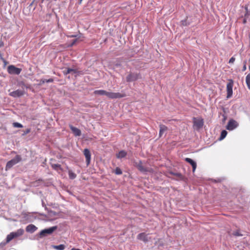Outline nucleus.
Masks as SVG:
<instances>
[{
    "label": "nucleus",
    "mask_w": 250,
    "mask_h": 250,
    "mask_svg": "<svg viewBox=\"0 0 250 250\" xmlns=\"http://www.w3.org/2000/svg\"><path fill=\"white\" fill-rule=\"evenodd\" d=\"M22 160L21 155H17L13 159L8 161L5 167V170H8L10 169L13 166L16 165Z\"/></svg>",
    "instance_id": "1"
},
{
    "label": "nucleus",
    "mask_w": 250,
    "mask_h": 250,
    "mask_svg": "<svg viewBox=\"0 0 250 250\" xmlns=\"http://www.w3.org/2000/svg\"><path fill=\"white\" fill-rule=\"evenodd\" d=\"M193 127L197 130L201 128L204 125V120L201 117L193 118Z\"/></svg>",
    "instance_id": "2"
},
{
    "label": "nucleus",
    "mask_w": 250,
    "mask_h": 250,
    "mask_svg": "<svg viewBox=\"0 0 250 250\" xmlns=\"http://www.w3.org/2000/svg\"><path fill=\"white\" fill-rule=\"evenodd\" d=\"M136 167H137L139 171L143 173H151L153 172V169L152 168L145 167L143 165V163L141 161H139L138 163H136Z\"/></svg>",
    "instance_id": "3"
},
{
    "label": "nucleus",
    "mask_w": 250,
    "mask_h": 250,
    "mask_svg": "<svg viewBox=\"0 0 250 250\" xmlns=\"http://www.w3.org/2000/svg\"><path fill=\"white\" fill-rule=\"evenodd\" d=\"M125 94L124 93H121L119 92L115 93V92H107V97L110 99H119L121 98L125 97Z\"/></svg>",
    "instance_id": "4"
},
{
    "label": "nucleus",
    "mask_w": 250,
    "mask_h": 250,
    "mask_svg": "<svg viewBox=\"0 0 250 250\" xmlns=\"http://www.w3.org/2000/svg\"><path fill=\"white\" fill-rule=\"evenodd\" d=\"M7 71L10 74L19 75L21 71V69L17 68L14 65H11L8 66Z\"/></svg>",
    "instance_id": "5"
},
{
    "label": "nucleus",
    "mask_w": 250,
    "mask_h": 250,
    "mask_svg": "<svg viewBox=\"0 0 250 250\" xmlns=\"http://www.w3.org/2000/svg\"><path fill=\"white\" fill-rule=\"evenodd\" d=\"M233 86V82L232 80H229V82L227 83V98L228 99L230 98L232 95Z\"/></svg>",
    "instance_id": "6"
},
{
    "label": "nucleus",
    "mask_w": 250,
    "mask_h": 250,
    "mask_svg": "<svg viewBox=\"0 0 250 250\" xmlns=\"http://www.w3.org/2000/svg\"><path fill=\"white\" fill-rule=\"evenodd\" d=\"M57 229V226H53L52 227L42 230L40 232L41 236H44L47 234H52Z\"/></svg>",
    "instance_id": "7"
},
{
    "label": "nucleus",
    "mask_w": 250,
    "mask_h": 250,
    "mask_svg": "<svg viewBox=\"0 0 250 250\" xmlns=\"http://www.w3.org/2000/svg\"><path fill=\"white\" fill-rule=\"evenodd\" d=\"M238 125V124L236 121L233 119L230 120L226 126V128L229 130H232L236 128Z\"/></svg>",
    "instance_id": "8"
},
{
    "label": "nucleus",
    "mask_w": 250,
    "mask_h": 250,
    "mask_svg": "<svg viewBox=\"0 0 250 250\" xmlns=\"http://www.w3.org/2000/svg\"><path fill=\"white\" fill-rule=\"evenodd\" d=\"M140 78V74L138 73H129L126 77V81L127 82H131L136 81Z\"/></svg>",
    "instance_id": "9"
},
{
    "label": "nucleus",
    "mask_w": 250,
    "mask_h": 250,
    "mask_svg": "<svg viewBox=\"0 0 250 250\" xmlns=\"http://www.w3.org/2000/svg\"><path fill=\"white\" fill-rule=\"evenodd\" d=\"M24 94V91L22 90L18 89L10 93L9 95L13 97H19Z\"/></svg>",
    "instance_id": "10"
},
{
    "label": "nucleus",
    "mask_w": 250,
    "mask_h": 250,
    "mask_svg": "<svg viewBox=\"0 0 250 250\" xmlns=\"http://www.w3.org/2000/svg\"><path fill=\"white\" fill-rule=\"evenodd\" d=\"M83 154L85 157L87 165H89L91 160V153L89 150L85 148L83 150Z\"/></svg>",
    "instance_id": "11"
},
{
    "label": "nucleus",
    "mask_w": 250,
    "mask_h": 250,
    "mask_svg": "<svg viewBox=\"0 0 250 250\" xmlns=\"http://www.w3.org/2000/svg\"><path fill=\"white\" fill-rule=\"evenodd\" d=\"M148 234L145 233V232H142L139 233L137 235V239L143 241L144 242H147L149 241V239H148Z\"/></svg>",
    "instance_id": "12"
},
{
    "label": "nucleus",
    "mask_w": 250,
    "mask_h": 250,
    "mask_svg": "<svg viewBox=\"0 0 250 250\" xmlns=\"http://www.w3.org/2000/svg\"><path fill=\"white\" fill-rule=\"evenodd\" d=\"M69 127L75 136H80L81 135V131L79 128H77L72 125H69Z\"/></svg>",
    "instance_id": "13"
},
{
    "label": "nucleus",
    "mask_w": 250,
    "mask_h": 250,
    "mask_svg": "<svg viewBox=\"0 0 250 250\" xmlns=\"http://www.w3.org/2000/svg\"><path fill=\"white\" fill-rule=\"evenodd\" d=\"M185 161L189 163L191 166H192V171L194 172L196 169V166H197V165H196V163L195 162H194L193 160H192L190 158H186L185 159Z\"/></svg>",
    "instance_id": "14"
},
{
    "label": "nucleus",
    "mask_w": 250,
    "mask_h": 250,
    "mask_svg": "<svg viewBox=\"0 0 250 250\" xmlns=\"http://www.w3.org/2000/svg\"><path fill=\"white\" fill-rule=\"evenodd\" d=\"M37 229V228L34 225L30 224L28 225L26 228V231L29 232H34Z\"/></svg>",
    "instance_id": "15"
},
{
    "label": "nucleus",
    "mask_w": 250,
    "mask_h": 250,
    "mask_svg": "<svg viewBox=\"0 0 250 250\" xmlns=\"http://www.w3.org/2000/svg\"><path fill=\"white\" fill-rule=\"evenodd\" d=\"M160 127V131H159V137H161L164 132L167 130V127L166 125H159Z\"/></svg>",
    "instance_id": "16"
},
{
    "label": "nucleus",
    "mask_w": 250,
    "mask_h": 250,
    "mask_svg": "<svg viewBox=\"0 0 250 250\" xmlns=\"http://www.w3.org/2000/svg\"><path fill=\"white\" fill-rule=\"evenodd\" d=\"M15 238H17L21 236L24 233V230L20 229H18L16 232H13Z\"/></svg>",
    "instance_id": "17"
},
{
    "label": "nucleus",
    "mask_w": 250,
    "mask_h": 250,
    "mask_svg": "<svg viewBox=\"0 0 250 250\" xmlns=\"http://www.w3.org/2000/svg\"><path fill=\"white\" fill-rule=\"evenodd\" d=\"M127 155V153L125 150H121L116 154V157L118 158L121 159L125 157Z\"/></svg>",
    "instance_id": "18"
},
{
    "label": "nucleus",
    "mask_w": 250,
    "mask_h": 250,
    "mask_svg": "<svg viewBox=\"0 0 250 250\" xmlns=\"http://www.w3.org/2000/svg\"><path fill=\"white\" fill-rule=\"evenodd\" d=\"M95 94L101 95H106L107 96V91L104 90H95L94 92Z\"/></svg>",
    "instance_id": "19"
},
{
    "label": "nucleus",
    "mask_w": 250,
    "mask_h": 250,
    "mask_svg": "<svg viewBox=\"0 0 250 250\" xmlns=\"http://www.w3.org/2000/svg\"><path fill=\"white\" fill-rule=\"evenodd\" d=\"M76 70L75 69L67 68L65 70L63 71L64 75H66L71 72L76 73Z\"/></svg>",
    "instance_id": "20"
},
{
    "label": "nucleus",
    "mask_w": 250,
    "mask_h": 250,
    "mask_svg": "<svg viewBox=\"0 0 250 250\" xmlns=\"http://www.w3.org/2000/svg\"><path fill=\"white\" fill-rule=\"evenodd\" d=\"M51 167L54 169H55L57 171H58L59 170H62L61 166L59 164H51Z\"/></svg>",
    "instance_id": "21"
},
{
    "label": "nucleus",
    "mask_w": 250,
    "mask_h": 250,
    "mask_svg": "<svg viewBox=\"0 0 250 250\" xmlns=\"http://www.w3.org/2000/svg\"><path fill=\"white\" fill-rule=\"evenodd\" d=\"M15 238L13 232H11L9 234H8L6 237V242L9 243L13 239Z\"/></svg>",
    "instance_id": "22"
},
{
    "label": "nucleus",
    "mask_w": 250,
    "mask_h": 250,
    "mask_svg": "<svg viewBox=\"0 0 250 250\" xmlns=\"http://www.w3.org/2000/svg\"><path fill=\"white\" fill-rule=\"evenodd\" d=\"M52 247L54 249L58 250H63L65 249V246L63 244H61L58 246H53Z\"/></svg>",
    "instance_id": "23"
},
{
    "label": "nucleus",
    "mask_w": 250,
    "mask_h": 250,
    "mask_svg": "<svg viewBox=\"0 0 250 250\" xmlns=\"http://www.w3.org/2000/svg\"><path fill=\"white\" fill-rule=\"evenodd\" d=\"M68 175L69 178L71 179H74L76 177V174L70 170L68 171Z\"/></svg>",
    "instance_id": "24"
},
{
    "label": "nucleus",
    "mask_w": 250,
    "mask_h": 250,
    "mask_svg": "<svg viewBox=\"0 0 250 250\" xmlns=\"http://www.w3.org/2000/svg\"><path fill=\"white\" fill-rule=\"evenodd\" d=\"M246 82L248 88L250 90V74H249L247 75L246 78Z\"/></svg>",
    "instance_id": "25"
},
{
    "label": "nucleus",
    "mask_w": 250,
    "mask_h": 250,
    "mask_svg": "<svg viewBox=\"0 0 250 250\" xmlns=\"http://www.w3.org/2000/svg\"><path fill=\"white\" fill-rule=\"evenodd\" d=\"M227 135V131L225 130H223L221 133V135L220 137V140H221L224 139L226 137Z\"/></svg>",
    "instance_id": "26"
},
{
    "label": "nucleus",
    "mask_w": 250,
    "mask_h": 250,
    "mask_svg": "<svg viewBox=\"0 0 250 250\" xmlns=\"http://www.w3.org/2000/svg\"><path fill=\"white\" fill-rule=\"evenodd\" d=\"M20 86H21L22 88H29L30 87V85L28 84H25L23 82H21L20 83Z\"/></svg>",
    "instance_id": "27"
},
{
    "label": "nucleus",
    "mask_w": 250,
    "mask_h": 250,
    "mask_svg": "<svg viewBox=\"0 0 250 250\" xmlns=\"http://www.w3.org/2000/svg\"><path fill=\"white\" fill-rule=\"evenodd\" d=\"M53 82V79H51V78L48 79V80H46V79L42 80L41 81V84L44 83H52Z\"/></svg>",
    "instance_id": "28"
},
{
    "label": "nucleus",
    "mask_w": 250,
    "mask_h": 250,
    "mask_svg": "<svg viewBox=\"0 0 250 250\" xmlns=\"http://www.w3.org/2000/svg\"><path fill=\"white\" fill-rule=\"evenodd\" d=\"M13 126L14 127H19V128H21L23 127V125L21 124L17 123V122L13 123Z\"/></svg>",
    "instance_id": "29"
},
{
    "label": "nucleus",
    "mask_w": 250,
    "mask_h": 250,
    "mask_svg": "<svg viewBox=\"0 0 250 250\" xmlns=\"http://www.w3.org/2000/svg\"><path fill=\"white\" fill-rule=\"evenodd\" d=\"M115 173L116 174L120 175L122 173V171L119 167H117L115 170Z\"/></svg>",
    "instance_id": "30"
},
{
    "label": "nucleus",
    "mask_w": 250,
    "mask_h": 250,
    "mask_svg": "<svg viewBox=\"0 0 250 250\" xmlns=\"http://www.w3.org/2000/svg\"><path fill=\"white\" fill-rule=\"evenodd\" d=\"M235 60V58L234 57H232L229 59V63H233L234 62Z\"/></svg>",
    "instance_id": "31"
},
{
    "label": "nucleus",
    "mask_w": 250,
    "mask_h": 250,
    "mask_svg": "<svg viewBox=\"0 0 250 250\" xmlns=\"http://www.w3.org/2000/svg\"><path fill=\"white\" fill-rule=\"evenodd\" d=\"M31 131V129L30 128L26 129L25 131H24V133L23 134V135H26L29 133H30Z\"/></svg>",
    "instance_id": "32"
},
{
    "label": "nucleus",
    "mask_w": 250,
    "mask_h": 250,
    "mask_svg": "<svg viewBox=\"0 0 250 250\" xmlns=\"http://www.w3.org/2000/svg\"><path fill=\"white\" fill-rule=\"evenodd\" d=\"M233 235L235 236H241L242 234H239V233L238 231H236L234 232Z\"/></svg>",
    "instance_id": "33"
},
{
    "label": "nucleus",
    "mask_w": 250,
    "mask_h": 250,
    "mask_svg": "<svg viewBox=\"0 0 250 250\" xmlns=\"http://www.w3.org/2000/svg\"><path fill=\"white\" fill-rule=\"evenodd\" d=\"M77 39L76 40H75L73 41V42H72L71 44V46H73L75 43L76 42H77Z\"/></svg>",
    "instance_id": "34"
},
{
    "label": "nucleus",
    "mask_w": 250,
    "mask_h": 250,
    "mask_svg": "<svg viewBox=\"0 0 250 250\" xmlns=\"http://www.w3.org/2000/svg\"><path fill=\"white\" fill-rule=\"evenodd\" d=\"M175 175L177 176H178V177L182 176V175L180 173H176Z\"/></svg>",
    "instance_id": "35"
},
{
    "label": "nucleus",
    "mask_w": 250,
    "mask_h": 250,
    "mask_svg": "<svg viewBox=\"0 0 250 250\" xmlns=\"http://www.w3.org/2000/svg\"><path fill=\"white\" fill-rule=\"evenodd\" d=\"M246 69V65L245 64L243 66V70L245 71Z\"/></svg>",
    "instance_id": "36"
},
{
    "label": "nucleus",
    "mask_w": 250,
    "mask_h": 250,
    "mask_svg": "<svg viewBox=\"0 0 250 250\" xmlns=\"http://www.w3.org/2000/svg\"><path fill=\"white\" fill-rule=\"evenodd\" d=\"M70 37H71V38H74V37H77V35H73L70 36Z\"/></svg>",
    "instance_id": "37"
},
{
    "label": "nucleus",
    "mask_w": 250,
    "mask_h": 250,
    "mask_svg": "<svg viewBox=\"0 0 250 250\" xmlns=\"http://www.w3.org/2000/svg\"><path fill=\"white\" fill-rule=\"evenodd\" d=\"M71 250H81L79 249H76V248H72Z\"/></svg>",
    "instance_id": "38"
},
{
    "label": "nucleus",
    "mask_w": 250,
    "mask_h": 250,
    "mask_svg": "<svg viewBox=\"0 0 250 250\" xmlns=\"http://www.w3.org/2000/svg\"><path fill=\"white\" fill-rule=\"evenodd\" d=\"M245 10H246V11L247 12L248 11V7H245Z\"/></svg>",
    "instance_id": "39"
},
{
    "label": "nucleus",
    "mask_w": 250,
    "mask_h": 250,
    "mask_svg": "<svg viewBox=\"0 0 250 250\" xmlns=\"http://www.w3.org/2000/svg\"><path fill=\"white\" fill-rule=\"evenodd\" d=\"M243 22H244V23H245L246 22V20H244V21H243Z\"/></svg>",
    "instance_id": "40"
},
{
    "label": "nucleus",
    "mask_w": 250,
    "mask_h": 250,
    "mask_svg": "<svg viewBox=\"0 0 250 250\" xmlns=\"http://www.w3.org/2000/svg\"><path fill=\"white\" fill-rule=\"evenodd\" d=\"M82 0H80V2H79V3H80V4H81V2H82Z\"/></svg>",
    "instance_id": "41"
}]
</instances>
